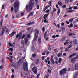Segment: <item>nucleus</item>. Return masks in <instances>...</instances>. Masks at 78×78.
<instances>
[{"label":"nucleus","mask_w":78,"mask_h":78,"mask_svg":"<svg viewBox=\"0 0 78 78\" xmlns=\"http://www.w3.org/2000/svg\"><path fill=\"white\" fill-rule=\"evenodd\" d=\"M34 5V0H30L29 5H27L26 6V9L27 12H30L33 9V7Z\"/></svg>","instance_id":"nucleus-1"},{"label":"nucleus","mask_w":78,"mask_h":78,"mask_svg":"<svg viewBox=\"0 0 78 78\" xmlns=\"http://www.w3.org/2000/svg\"><path fill=\"white\" fill-rule=\"evenodd\" d=\"M23 67L24 71L27 72L28 71V64L27 62L25 63L23 62Z\"/></svg>","instance_id":"nucleus-2"},{"label":"nucleus","mask_w":78,"mask_h":78,"mask_svg":"<svg viewBox=\"0 0 78 78\" xmlns=\"http://www.w3.org/2000/svg\"><path fill=\"white\" fill-rule=\"evenodd\" d=\"M67 68H63L60 71V75H64V74H66L67 73Z\"/></svg>","instance_id":"nucleus-3"},{"label":"nucleus","mask_w":78,"mask_h":78,"mask_svg":"<svg viewBox=\"0 0 78 78\" xmlns=\"http://www.w3.org/2000/svg\"><path fill=\"white\" fill-rule=\"evenodd\" d=\"M13 6L15 8L17 7L19 8V2L18 1H16L14 3Z\"/></svg>","instance_id":"nucleus-4"},{"label":"nucleus","mask_w":78,"mask_h":78,"mask_svg":"<svg viewBox=\"0 0 78 78\" xmlns=\"http://www.w3.org/2000/svg\"><path fill=\"white\" fill-rule=\"evenodd\" d=\"M32 71L33 72L35 73H37V68H36V67H34L33 68Z\"/></svg>","instance_id":"nucleus-5"},{"label":"nucleus","mask_w":78,"mask_h":78,"mask_svg":"<svg viewBox=\"0 0 78 78\" xmlns=\"http://www.w3.org/2000/svg\"><path fill=\"white\" fill-rule=\"evenodd\" d=\"M78 76V71H77L75 73L73 76V78H76Z\"/></svg>","instance_id":"nucleus-6"},{"label":"nucleus","mask_w":78,"mask_h":78,"mask_svg":"<svg viewBox=\"0 0 78 78\" xmlns=\"http://www.w3.org/2000/svg\"><path fill=\"white\" fill-rule=\"evenodd\" d=\"M46 37H47V32H46L44 34V38H45L46 41H48V38H46Z\"/></svg>","instance_id":"nucleus-7"},{"label":"nucleus","mask_w":78,"mask_h":78,"mask_svg":"<svg viewBox=\"0 0 78 78\" xmlns=\"http://www.w3.org/2000/svg\"><path fill=\"white\" fill-rule=\"evenodd\" d=\"M22 60L20 59L17 62V65H18V66H19V65H20L22 64Z\"/></svg>","instance_id":"nucleus-8"},{"label":"nucleus","mask_w":78,"mask_h":78,"mask_svg":"<svg viewBox=\"0 0 78 78\" xmlns=\"http://www.w3.org/2000/svg\"><path fill=\"white\" fill-rule=\"evenodd\" d=\"M34 14V12H30V14H29L28 15V16L27 17V19L29 17H30V16H33V14Z\"/></svg>","instance_id":"nucleus-9"},{"label":"nucleus","mask_w":78,"mask_h":78,"mask_svg":"<svg viewBox=\"0 0 78 78\" xmlns=\"http://www.w3.org/2000/svg\"><path fill=\"white\" fill-rule=\"evenodd\" d=\"M75 61H76L75 58H72L71 59V61L72 63H74L75 62Z\"/></svg>","instance_id":"nucleus-10"},{"label":"nucleus","mask_w":78,"mask_h":78,"mask_svg":"<svg viewBox=\"0 0 78 78\" xmlns=\"http://www.w3.org/2000/svg\"><path fill=\"white\" fill-rule=\"evenodd\" d=\"M5 30L4 28L2 29V32L1 34H0V36H3L4 34V31H5Z\"/></svg>","instance_id":"nucleus-11"},{"label":"nucleus","mask_w":78,"mask_h":78,"mask_svg":"<svg viewBox=\"0 0 78 78\" xmlns=\"http://www.w3.org/2000/svg\"><path fill=\"white\" fill-rule=\"evenodd\" d=\"M35 22L34 21H32L30 22L29 23L27 24V25H30L34 24Z\"/></svg>","instance_id":"nucleus-12"},{"label":"nucleus","mask_w":78,"mask_h":78,"mask_svg":"<svg viewBox=\"0 0 78 78\" xmlns=\"http://www.w3.org/2000/svg\"><path fill=\"white\" fill-rule=\"evenodd\" d=\"M61 30L62 33H64L65 32V27H61Z\"/></svg>","instance_id":"nucleus-13"},{"label":"nucleus","mask_w":78,"mask_h":78,"mask_svg":"<svg viewBox=\"0 0 78 78\" xmlns=\"http://www.w3.org/2000/svg\"><path fill=\"white\" fill-rule=\"evenodd\" d=\"M22 33L21 32H20L19 33V38H18L19 40V39H21V37H22Z\"/></svg>","instance_id":"nucleus-14"},{"label":"nucleus","mask_w":78,"mask_h":78,"mask_svg":"<svg viewBox=\"0 0 78 78\" xmlns=\"http://www.w3.org/2000/svg\"><path fill=\"white\" fill-rule=\"evenodd\" d=\"M48 13L44 15V16L43 17V18L44 19H45L47 17V16H48Z\"/></svg>","instance_id":"nucleus-15"},{"label":"nucleus","mask_w":78,"mask_h":78,"mask_svg":"<svg viewBox=\"0 0 78 78\" xmlns=\"http://www.w3.org/2000/svg\"><path fill=\"white\" fill-rule=\"evenodd\" d=\"M24 41L25 44H27L28 42V39L27 38H24Z\"/></svg>","instance_id":"nucleus-16"},{"label":"nucleus","mask_w":78,"mask_h":78,"mask_svg":"<svg viewBox=\"0 0 78 78\" xmlns=\"http://www.w3.org/2000/svg\"><path fill=\"white\" fill-rule=\"evenodd\" d=\"M37 61L35 62V64H39V59L38 58L36 60Z\"/></svg>","instance_id":"nucleus-17"},{"label":"nucleus","mask_w":78,"mask_h":78,"mask_svg":"<svg viewBox=\"0 0 78 78\" xmlns=\"http://www.w3.org/2000/svg\"><path fill=\"white\" fill-rule=\"evenodd\" d=\"M76 53H73L71 55L69 56V58H72V56H76Z\"/></svg>","instance_id":"nucleus-18"},{"label":"nucleus","mask_w":78,"mask_h":78,"mask_svg":"<svg viewBox=\"0 0 78 78\" xmlns=\"http://www.w3.org/2000/svg\"><path fill=\"white\" fill-rule=\"evenodd\" d=\"M48 8V6H46L45 8H44V9H43V11H42V12H45V10H46V9H47Z\"/></svg>","instance_id":"nucleus-19"},{"label":"nucleus","mask_w":78,"mask_h":78,"mask_svg":"<svg viewBox=\"0 0 78 78\" xmlns=\"http://www.w3.org/2000/svg\"><path fill=\"white\" fill-rule=\"evenodd\" d=\"M75 70H78V64H75Z\"/></svg>","instance_id":"nucleus-20"},{"label":"nucleus","mask_w":78,"mask_h":78,"mask_svg":"<svg viewBox=\"0 0 78 78\" xmlns=\"http://www.w3.org/2000/svg\"><path fill=\"white\" fill-rule=\"evenodd\" d=\"M37 38H38V36L36 35L34 37V41H36V40L37 39Z\"/></svg>","instance_id":"nucleus-21"},{"label":"nucleus","mask_w":78,"mask_h":78,"mask_svg":"<svg viewBox=\"0 0 78 78\" xmlns=\"http://www.w3.org/2000/svg\"><path fill=\"white\" fill-rule=\"evenodd\" d=\"M51 3H52V2L51 1H50L48 3V5H48V7H50V6H51Z\"/></svg>","instance_id":"nucleus-22"},{"label":"nucleus","mask_w":78,"mask_h":78,"mask_svg":"<svg viewBox=\"0 0 78 78\" xmlns=\"http://www.w3.org/2000/svg\"><path fill=\"white\" fill-rule=\"evenodd\" d=\"M18 8H16L15 9V14H16V13H17V12L18 11H19L18 10Z\"/></svg>","instance_id":"nucleus-23"},{"label":"nucleus","mask_w":78,"mask_h":78,"mask_svg":"<svg viewBox=\"0 0 78 78\" xmlns=\"http://www.w3.org/2000/svg\"><path fill=\"white\" fill-rule=\"evenodd\" d=\"M41 37H39L38 39L39 44H41Z\"/></svg>","instance_id":"nucleus-24"},{"label":"nucleus","mask_w":78,"mask_h":78,"mask_svg":"<svg viewBox=\"0 0 78 78\" xmlns=\"http://www.w3.org/2000/svg\"><path fill=\"white\" fill-rule=\"evenodd\" d=\"M74 19V18H73L70 19L69 20V22L70 23H72V22H73V20Z\"/></svg>","instance_id":"nucleus-25"},{"label":"nucleus","mask_w":78,"mask_h":78,"mask_svg":"<svg viewBox=\"0 0 78 78\" xmlns=\"http://www.w3.org/2000/svg\"><path fill=\"white\" fill-rule=\"evenodd\" d=\"M15 33V32H12L11 33V34H10L9 36H10V37H12V36H14Z\"/></svg>","instance_id":"nucleus-26"},{"label":"nucleus","mask_w":78,"mask_h":78,"mask_svg":"<svg viewBox=\"0 0 78 78\" xmlns=\"http://www.w3.org/2000/svg\"><path fill=\"white\" fill-rule=\"evenodd\" d=\"M50 61L52 63V64H55V61H54V59H51Z\"/></svg>","instance_id":"nucleus-27"},{"label":"nucleus","mask_w":78,"mask_h":78,"mask_svg":"<svg viewBox=\"0 0 78 78\" xmlns=\"http://www.w3.org/2000/svg\"><path fill=\"white\" fill-rule=\"evenodd\" d=\"M78 42V41H77V40H75L73 42V44H75V45Z\"/></svg>","instance_id":"nucleus-28"},{"label":"nucleus","mask_w":78,"mask_h":78,"mask_svg":"<svg viewBox=\"0 0 78 78\" xmlns=\"http://www.w3.org/2000/svg\"><path fill=\"white\" fill-rule=\"evenodd\" d=\"M35 35H37V36H38V35L39 34V30H37L35 32Z\"/></svg>","instance_id":"nucleus-29"},{"label":"nucleus","mask_w":78,"mask_h":78,"mask_svg":"<svg viewBox=\"0 0 78 78\" xmlns=\"http://www.w3.org/2000/svg\"><path fill=\"white\" fill-rule=\"evenodd\" d=\"M60 12H61V10H60V9H59L57 11V15H59V14Z\"/></svg>","instance_id":"nucleus-30"},{"label":"nucleus","mask_w":78,"mask_h":78,"mask_svg":"<svg viewBox=\"0 0 78 78\" xmlns=\"http://www.w3.org/2000/svg\"><path fill=\"white\" fill-rule=\"evenodd\" d=\"M58 4L60 6H62V3H61V2L60 1L58 2Z\"/></svg>","instance_id":"nucleus-31"},{"label":"nucleus","mask_w":78,"mask_h":78,"mask_svg":"<svg viewBox=\"0 0 78 78\" xmlns=\"http://www.w3.org/2000/svg\"><path fill=\"white\" fill-rule=\"evenodd\" d=\"M46 55L47 56H48V55H49V53H50V52L46 50Z\"/></svg>","instance_id":"nucleus-32"},{"label":"nucleus","mask_w":78,"mask_h":78,"mask_svg":"<svg viewBox=\"0 0 78 78\" xmlns=\"http://www.w3.org/2000/svg\"><path fill=\"white\" fill-rule=\"evenodd\" d=\"M25 37V34H24L23 35L22 37H21V39H24Z\"/></svg>","instance_id":"nucleus-33"},{"label":"nucleus","mask_w":78,"mask_h":78,"mask_svg":"<svg viewBox=\"0 0 78 78\" xmlns=\"http://www.w3.org/2000/svg\"><path fill=\"white\" fill-rule=\"evenodd\" d=\"M70 0H65V3H68L69 2Z\"/></svg>","instance_id":"nucleus-34"},{"label":"nucleus","mask_w":78,"mask_h":78,"mask_svg":"<svg viewBox=\"0 0 78 78\" xmlns=\"http://www.w3.org/2000/svg\"><path fill=\"white\" fill-rule=\"evenodd\" d=\"M54 59L56 60V61H59V59H58V57H55Z\"/></svg>","instance_id":"nucleus-35"},{"label":"nucleus","mask_w":78,"mask_h":78,"mask_svg":"<svg viewBox=\"0 0 78 78\" xmlns=\"http://www.w3.org/2000/svg\"><path fill=\"white\" fill-rule=\"evenodd\" d=\"M46 54V51H44V52L42 53V55H45Z\"/></svg>","instance_id":"nucleus-36"},{"label":"nucleus","mask_w":78,"mask_h":78,"mask_svg":"<svg viewBox=\"0 0 78 78\" xmlns=\"http://www.w3.org/2000/svg\"><path fill=\"white\" fill-rule=\"evenodd\" d=\"M14 67L16 69H18V66L17 65H16Z\"/></svg>","instance_id":"nucleus-37"},{"label":"nucleus","mask_w":78,"mask_h":78,"mask_svg":"<svg viewBox=\"0 0 78 78\" xmlns=\"http://www.w3.org/2000/svg\"><path fill=\"white\" fill-rule=\"evenodd\" d=\"M30 37H31V35H30V34H27V37H28V38H30Z\"/></svg>","instance_id":"nucleus-38"},{"label":"nucleus","mask_w":78,"mask_h":78,"mask_svg":"<svg viewBox=\"0 0 78 78\" xmlns=\"http://www.w3.org/2000/svg\"><path fill=\"white\" fill-rule=\"evenodd\" d=\"M73 9H78V7H77V6H75L73 8Z\"/></svg>","instance_id":"nucleus-39"},{"label":"nucleus","mask_w":78,"mask_h":78,"mask_svg":"<svg viewBox=\"0 0 78 78\" xmlns=\"http://www.w3.org/2000/svg\"><path fill=\"white\" fill-rule=\"evenodd\" d=\"M3 67V64L1 65L0 66V69H2Z\"/></svg>","instance_id":"nucleus-40"},{"label":"nucleus","mask_w":78,"mask_h":78,"mask_svg":"<svg viewBox=\"0 0 78 78\" xmlns=\"http://www.w3.org/2000/svg\"><path fill=\"white\" fill-rule=\"evenodd\" d=\"M39 7H40V6L39 5V4L37 6V9H39Z\"/></svg>","instance_id":"nucleus-41"},{"label":"nucleus","mask_w":78,"mask_h":78,"mask_svg":"<svg viewBox=\"0 0 78 78\" xmlns=\"http://www.w3.org/2000/svg\"><path fill=\"white\" fill-rule=\"evenodd\" d=\"M72 47V45L71 44L68 47V48L69 49V48H71V47Z\"/></svg>","instance_id":"nucleus-42"},{"label":"nucleus","mask_w":78,"mask_h":78,"mask_svg":"<svg viewBox=\"0 0 78 78\" xmlns=\"http://www.w3.org/2000/svg\"><path fill=\"white\" fill-rule=\"evenodd\" d=\"M14 62H12L11 63H10V65L11 66H14Z\"/></svg>","instance_id":"nucleus-43"},{"label":"nucleus","mask_w":78,"mask_h":78,"mask_svg":"<svg viewBox=\"0 0 78 78\" xmlns=\"http://www.w3.org/2000/svg\"><path fill=\"white\" fill-rule=\"evenodd\" d=\"M32 56L34 57V58L36 56V55L35 54H33L32 55Z\"/></svg>","instance_id":"nucleus-44"},{"label":"nucleus","mask_w":78,"mask_h":78,"mask_svg":"<svg viewBox=\"0 0 78 78\" xmlns=\"http://www.w3.org/2000/svg\"><path fill=\"white\" fill-rule=\"evenodd\" d=\"M51 46H49V47L48 50H51Z\"/></svg>","instance_id":"nucleus-45"},{"label":"nucleus","mask_w":78,"mask_h":78,"mask_svg":"<svg viewBox=\"0 0 78 78\" xmlns=\"http://www.w3.org/2000/svg\"><path fill=\"white\" fill-rule=\"evenodd\" d=\"M53 57H54V55H52L51 57V59H53Z\"/></svg>","instance_id":"nucleus-46"},{"label":"nucleus","mask_w":78,"mask_h":78,"mask_svg":"<svg viewBox=\"0 0 78 78\" xmlns=\"http://www.w3.org/2000/svg\"><path fill=\"white\" fill-rule=\"evenodd\" d=\"M42 31L44 32L45 31V27H44L42 28Z\"/></svg>","instance_id":"nucleus-47"},{"label":"nucleus","mask_w":78,"mask_h":78,"mask_svg":"<svg viewBox=\"0 0 78 78\" xmlns=\"http://www.w3.org/2000/svg\"><path fill=\"white\" fill-rule=\"evenodd\" d=\"M57 56L58 57H60L61 56V54H60L59 53H58L57 54Z\"/></svg>","instance_id":"nucleus-48"},{"label":"nucleus","mask_w":78,"mask_h":78,"mask_svg":"<svg viewBox=\"0 0 78 78\" xmlns=\"http://www.w3.org/2000/svg\"><path fill=\"white\" fill-rule=\"evenodd\" d=\"M65 51H69V50H68L67 48H66L65 49Z\"/></svg>","instance_id":"nucleus-49"},{"label":"nucleus","mask_w":78,"mask_h":78,"mask_svg":"<svg viewBox=\"0 0 78 78\" xmlns=\"http://www.w3.org/2000/svg\"><path fill=\"white\" fill-rule=\"evenodd\" d=\"M21 44H24V40H22Z\"/></svg>","instance_id":"nucleus-50"},{"label":"nucleus","mask_w":78,"mask_h":78,"mask_svg":"<svg viewBox=\"0 0 78 78\" xmlns=\"http://www.w3.org/2000/svg\"><path fill=\"white\" fill-rule=\"evenodd\" d=\"M16 18H19L20 17V16H19V15L18 14L16 16Z\"/></svg>","instance_id":"nucleus-51"},{"label":"nucleus","mask_w":78,"mask_h":78,"mask_svg":"<svg viewBox=\"0 0 78 78\" xmlns=\"http://www.w3.org/2000/svg\"><path fill=\"white\" fill-rule=\"evenodd\" d=\"M68 12H72V11H74L73 10H68Z\"/></svg>","instance_id":"nucleus-52"},{"label":"nucleus","mask_w":78,"mask_h":78,"mask_svg":"<svg viewBox=\"0 0 78 78\" xmlns=\"http://www.w3.org/2000/svg\"><path fill=\"white\" fill-rule=\"evenodd\" d=\"M56 11V9H55V8H54L53 9V11L54 12H55Z\"/></svg>","instance_id":"nucleus-53"},{"label":"nucleus","mask_w":78,"mask_h":78,"mask_svg":"<svg viewBox=\"0 0 78 78\" xmlns=\"http://www.w3.org/2000/svg\"><path fill=\"white\" fill-rule=\"evenodd\" d=\"M24 14H25V13L24 12H22L21 14V16H23Z\"/></svg>","instance_id":"nucleus-54"},{"label":"nucleus","mask_w":78,"mask_h":78,"mask_svg":"<svg viewBox=\"0 0 78 78\" xmlns=\"http://www.w3.org/2000/svg\"><path fill=\"white\" fill-rule=\"evenodd\" d=\"M66 7H67V6L65 5H64L62 6V8H66Z\"/></svg>","instance_id":"nucleus-55"},{"label":"nucleus","mask_w":78,"mask_h":78,"mask_svg":"<svg viewBox=\"0 0 78 78\" xmlns=\"http://www.w3.org/2000/svg\"><path fill=\"white\" fill-rule=\"evenodd\" d=\"M11 11H14V7L11 8Z\"/></svg>","instance_id":"nucleus-56"},{"label":"nucleus","mask_w":78,"mask_h":78,"mask_svg":"<svg viewBox=\"0 0 78 78\" xmlns=\"http://www.w3.org/2000/svg\"><path fill=\"white\" fill-rule=\"evenodd\" d=\"M12 18L13 20H14V15H12Z\"/></svg>","instance_id":"nucleus-57"},{"label":"nucleus","mask_w":78,"mask_h":78,"mask_svg":"<svg viewBox=\"0 0 78 78\" xmlns=\"http://www.w3.org/2000/svg\"><path fill=\"white\" fill-rule=\"evenodd\" d=\"M69 36H72V33H70V32H69Z\"/></svg>","instance_id":"nucleus-58"},{"label":"nucleus","mask_w":78,"mask_h":78,"mask_svg":"<svg viewBox=\"0 0 78 78\" xmlns=\"http://www.w3.org/2000/svg\"><path fill=\"white\" fill-rule=\"evenodd\" d=\"M19 34H17L16 36V39H18V38H19Z\"/></svg>","instance_id":"nucleus-59"},{"label":"nucleus","mask_w":78,"mask_h":78,"mask_svg":"<svg viewBox=\"0 0 78 78\" xmlns=\"http://www.w3.org/2000/svg\"><path fill=\"white\" fill-rule=\"evenodd\" d=\"M9 46H10V47H12L11 44L10 43V42L9 43Z\"/></svg>","instance_id":"nucleus-60"},{"label":"nucleus","mask_w":78,"mask_h":78,"mask_svg":"<svg viewBox=\"0 0 78 78\" xmlns=\"http://www.w3.org/2000/svg\"><path fill=\"white\" fill-rule=\"evenodd\" d=\"M11 78H14V74H12V75Z\"/></svg>","instance_id":"nucleus-61"},{"label":"nucleus","mask_w":78,"mask_h":78,"mask_svg":"<svg viewBox=\"0 0 78 78\" xmlns=\"http://www.w3.org/2000/svg\"><path fill=\"white\" fill-rule=\"evenodd\" d=\"M10 49L12 51H13V48H10Z\"/></svg>","instance_id":"nucleus-62"},{"label":"nucleus","mask_w":78,"mask_h":78,"mask_svg":"<svg viewBox=\"0 0 78 78\" xmlns=\"http://www.w3.org/2000/svg\"><path fill=\"white\" fill-rule=\"evenodd\" d=\"M49 12H50V10H49V9H48L46 10V12L47 13Z\"/></svg>","instance_id":"nucleus-63"},{"label":"nucleus","mask_w":78,"mask_h":78,"mask_svg":"<svg viewBox=\"0 0 78 78\" xmlns=\"http://www.w3.org/2000/svg\"><path fill=\"white\" fill-rule=\"evenodd\" d=\"M44 23H47V20L45 19L44 20Z\"/></svg>","instance_id":"nucleus-64"}]
</instances>
